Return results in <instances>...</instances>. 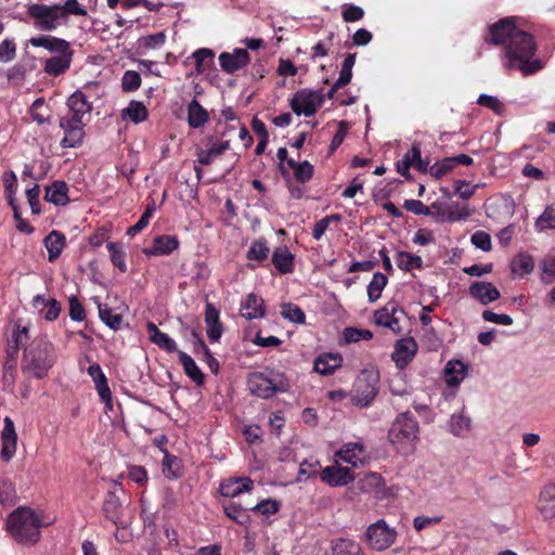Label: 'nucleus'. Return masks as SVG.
<instances>
[{"instance_id": "473e14b6", "label": "nucleus", "mask_w": 555, "mask_h": 555, "mask_svg": "<svg viewBox=\"0 0 555 555\" xmlns=\"http://www.w3.org/2000/svg\"><path fill=\"white\" fill-rule=\"evenodd\" d=\"M341 362V356L334 353H324L315 359L313 369L321 375H331L335 372L336 369L340 367Z\"/></svg>"}, {"instance_id": "1a4fd4ad", "label": "nucleus", "mask_w": 555, "mask_h": 555, "mask_svg": "<svg viewBox=\"0 0 555 555\" xmlns=\"http://www.w3.org/2000/svg\"><path fill=\"white\" fill-rule=\"evenodd\" d=\"M324 99L325 95L322 93V90L300 89L293 94L289 100V106L297 116L305 115L310 117L317 113Z\"/></svg>"}, {"instance_id": "7ed1b4c3", "label": "nucleus", "mask_w": 555, "mask_h": 555, "mask_svg": "<svg viewBox=\"0 0 555 555\" xmlns=\"http://www.w3.org/2000/svg\"><path fill=\"white\" fill-rule=\"evenodd\" d=\"M28 43L34 48H44L50 53L55 54L44 61L43 72L47 75L59 77L70 68L75 51L67 40L55 36L41 35L31 37Z\"/></svg>"}, {"instance_id": "6e6552de", "label": "nucleus", "mask_w": 555, "mask_h": 555, "mask_svg": "<svg viewBox=\"0 0 555 555\" xmlns=\"http://www.w3.org/2000/svg\"><path fill=\"white\" fill-rule=\"evenodd\" d=\"M397 537V530L389 527L384 519L371 524L365 531V542L376 552L389 548L395 544Z\"/></svg>"}, {"instance_id": "ddd939ff", "label": "nucleus", "mask_w": 555, "mask_h": 555, "mask_svg": "<svg viewBox=\"0 0 555 555\" xmlns=\"http://www.w3.org/2000/svg\"><path fill=\"white\" fill-rule=\"evenodd\" d=\"M60 127L64 130V138L61 141L62 147H77L82 144L85 138V124L82 120L61 117Z\"/></svg>"}, {"instance_id": "f3484780", "label": "nucleus", "mask_w": 555, "mask_h": 555, "mask_svg": "<svg viewBox=\"0 0 555 555\" xmlns=\"http://www.w3.org/2000/svg\"><path fill=\"white\" fill-rule=\"evenodd\" d=\"M249 62L250 56L246 49H235L232 53L222 52L219 55L220 66L227 74H233L244 68Z\"/></svg>"}, {"instance_id": "a878e982", "label": "nucleus", "mask_w": 555, "mask_h": 555, "mask_svg": "<svg viewBox=\"0 0 555 555\" xmlns=\"http://www.w3.org/2000/svg\"><path fill=\"white\" fill-rule=\"evenodd\" d=\"M538 509L545 520L555 518V483L547 485L541 490Z\"/></svg>"}, {"instance_id": "2eb2a0df", "label": "nucleus", "mask_w": 555, "mask_h": 555, "mask_svg": "<svg viewBox=\"0 0 555 555\" xmlns=\"http://www.w3.org/2000/svg\"><path fill=\"white\" fill-rule=\"evenodd\" d=\"M320 478L330 487H344L354 480V475L348 467L332 465L321 470Z\"/></svg>"}, {"instance_id": "49530a36", "label": "nucleus", "mask_w": 555, "mask_h": 555, "mask_svg": "<svg viewBox=\"0 0 555 555\" xmlns=\"http://www.w3.org/2000/svg\"><path fill=\"white\" fill-rule=\"evenodd\" d=\"M396 262L399 269L402 271H411L413 269L423 268V259L421 256L411 254L409 251H398Z\"/></svg>"}, {"instance_id": "a18cd8bd", "label": "nucleus", "mask_w": 555, "mask_h": 555, "mask_svg": "<svg viewBox=\"0 0 555 555\" xmlns=\"http://www.w3.org/2000/svg\"><path fill=\"white\" fill-rule=\"evenodd\" d=\"M388 283V278L382 272H375L367 285V298L370 302H375L380 298L383 289Z\"/></svg>"}, {"instance_id": "0e129e2a", "label": "nucleus", "mask_w": 555, "mask_h": 555, "mask_svg": "<svg viewBox=\"0 0 555 555\" xmlns=\"http://www.w3.org/2000/svg\"><path fill=\"white\" fill-rule=\"evenodd\" d=\"M16 57V43L13 39H4L0 42V62L9 63Z\"/></svg>"}, {"instance_id": "5701e85b", "label": "nucleus", "mask_w": 555, "mask_h": 555, "mask_svg": "<svg viewBox=\"0 0 555 555\" xmlns=\"http://www.w3.org/2000/svg\"><path fill=\"white\" fill-rule=\"evenodd\" d=\"M271 262L280 274H288L295 270V256L285 245L274 248Z\"/></svg>"}, {"instance_id": "423d86ee", "label": "nucleus", "mask_w": 555, "mask_h": 555, "mask_svg": "<svg viewBox=\"0 0 555 555\" xmlns=\"http://www.w3.org/2000/svg\"><path fill=\"white\" fill-rule=\"evenodd\" d=\"M287 387L288 382L284 375L270 369L262 372H251L247 377L249 392L261 399H270L279 392H285Z\"/></svg>"}, {"instance_id": "c9c22d12", "label": "nucleus", "mask_w": 555, "mask_h": 555, "mask_svg": "<svg viewBox=\"0 0 555 555\" xmlns=\"http://www.w3.org/2000/svg\"><path fill=\"white\" fill-rule=\"evenodd\" d=\"M341 461L357 466L358 463H362L365 457V449L361 443H347L338 452Z\"/></svg>"}, {"instance_id": "a211bd4d", "label": "nucleus", "mask_w": 555, "mask_h": 555, "mask_svg": "<svg viewBox=\"0 0 555 555\" xmlns=\"http://www.w3.org/2000/svg\"><path fill=\"white\" fill-rule=\"evenodd\" d=\"M254 489V481L249 477L229 478L220 483L219 492L222 496L235 498Z\"/></svg>"}, {"instance_id": "7c9ffc66", "label": "nucleus", "mask_w": 555, "mask_h": 555, "mask_svg": "<svg viewBox=\"0 0 555 555\" xmlns=\"http://www.w3.org/2000/svg\"><path fill=\"white\" fill-rule=\"evenodd\" d=\"M178 359L183 366L185 375L197 386H203L205 384V374L197 366L193 358L184 351H178Z\"/></svg>"}, {"instance_id": "f03ea898", "label": "nucleus", "mask_w": 555, "mask_h": 555, "mask_svg": "<svg viewBox=\"0 0 555 555\" xmlns=\"http://www.w3.org/2000/svg\"><path fill=\"white\" fill-rule=\"evenodd\" d=\"M23 347L21 370L25 379L30 377L44 378L57 359L53 344L47 336H37Z\"/></svg>"}, {"instance_id": "f257e3e1", "label": "nucleus", "mask_w": 555, "mask_h": 555, "mask_svg": "<svg viewBox=\"0 0 555 555\" xmlns=\"http://www.w3.org/2000/svg\"><path fill=\"white\" fill-rule=\"evenodd\" d=\"M486 43L503 46L502 64L507 70L517 69L522 76H531L544 67V62L534 57V37L516 26L515 17H504L491 24L483 37Z\"/></svg>"}, {"instance_id": "603ef678", "label": "nucleus", "mask_w": 555, "mask_h": 555, "mask_svg": "<svg viewBox=\"0 0 555 555\" xmlns=\"http://www.w3.org/2000/svg\"><path fill=\"white\" fill-rule=\"evenodd\" d=\"M167 36L165 31L143 36L138 40L139 48L143 50H158L166 42Z\"/></svg>"}, {"instance_id": "680f3d73", "label": "nucleus", "mask_w": 555, "mask_h": 555, "mask_svg": "<svg viewBox=\"0 0 555 555\" xmlns=\"http://www.w3.org/2000/svg\"><path fill=\"white\" fill-rule=\"evenodd\" d=\"M141 75L135 70H126L121 78V88L125 92L137 91L141 86Z\"/></svg>"}, {"instance_id": "6e6d98bb", "label": "nucleus", "mask_w": 555, "mask_h": 555, "mask_svg": "<svg viewBox=\"0 0 555 555\" xmlns=\"http://www.w3.org/2000/svg\"><path fill=\"white\" fill-rule=\"evenodd\" d=\"M281 508V502L275 499H263L258 502L250 509L255 513L261 514L263 516H271L276 514Z\"/></svg>"}, {"instance_id": "aec40b11", "label": "nucleus", "mask_w": 555, "mask_h": 555, "mask_svg": "<svg viewBox=\"0 0 555 555\" xmlns=\"http://www.w3.org/2000/svg\"><path fill=\"white\" fill-rule=\"evenodd\" d=\"M66 105L69 109L68 119L82 120V117L92 111V103L88 101L86 94L77 90L68 96Z\"/></svg>"}, {"instance_id": "dca6fc26", "label": "nucleus", "mask_w": 555, "mask_h": 555, "mask_svg": "<svg viewBox=\"0 0 555 555\" xmlns=\"http://www.w3.org/2000/svg\"><path fill=\"white\" fill-rule=\"evenodd\" d=\"M417 352V344L413 337L399 339L395 345L392 360L398 369L402 370L413 360Z\"/></svg>"}, {"instance_id": "393cba45", "label": "nucleus", "mask_w": 555, "mask_h": 555, "mask_svg": "<svg viewBox=\"0 0 555 555\" xmlns=\"http://www.w3.org/2000/svg\"><path fill=\"white\" fill-rule=\"evenodd\" d=\"M469 294L482 305H488L500 298L499 289L489 282H474L469 286Z\"/></svg>"}, {"instance_id": "5fc2aeb1", "label": "nucleus", "mask_w": 555, "mask_h": 555, "mask_svg": "<svg viewBox=\"0 0 555 555\" xmlns=\"http://www.w3.org/2000/svg\"><path fill=\"white\" fill-rule=\"evenodd\" d=\"M538 231L555 230V203L546 206L542 215L535 221Z\"/></svg>"}, {"instance_id": "20e7f679", "label": "nucleus", "mask_w": 555, "mask_h": 555, "mask_svg": "<svg viewBox=\"0 0 555 555\" xmlns=\"http://www.w3.org/2000/svg\"><path fill=\"white\" fill-rule=\"evenodd\" d=\"M42 521L39 516L28 507H18L13 511L7 520V530L20 544L33 545L40 539Z\"/></svg>"}, {"instance_id": "4d7b16f0", "label": "nucleus", "mask_w": 555, "mask_h": 555, "mask_svg": "<svg viewBox=\"0 0 555 555\" xmlns=\"http://www.w3.org/2000/svg\"><path fill=\"white\" fill-rule=\"evenodd\" d=\"M455 168L454 160L452 157H444L441 160L436 162L429 168V173L435 179H440L443 176L448 175Z\"/></svg>"}, {"instance_id": "de8ad7c7", "label": "nucleus", "mask_w": 555, "mask_h": 555, "mask_svg": "<svg viewBox=\"0 0 555 555\" xmlns=\"http://www.w3.org/2000/svg\"><path fill=\"white\" fill-rule=\"evenodd\" d=\"M223 512L231 520L241 525L247 526L250 521V518L247 514H242L244 511L243 506L240 503L230 501L222 505Z\"/></svg>"}, {"instance_id": "6ab92c4d", "label": "nucleus", "mask_w": 555, "mask_h": 555, "mask_svg": "<svg viewBox=\"0 0 555 555\" xmlns=\"http://www.w3.org/2000/svg\"><path fill=\"white\" fill-rule=\"evenodd\" d=\"M241 315L246 320L261 319L266 315L264 300L250 293L241 301Z\"/></svg>"}, {"instance_id": "a19ab883", "label": "nucleus", "mask_w": 555, "mask_h": 555, "mask_svg": "<svg viewBox=\"0 0 555 555\" xmlns=\"http://www.w3.org/2000/svg\"><path fill=\"white\" fill-rule=\"evenodd\" d=\"M2 181L8 204L12 208L13 212L17 215V204L15 201V194L17 192L16 175L13 171H8L3 175Z\"/></svg>"}, {"instance_id": "b1692460", "label": "nucleus", "mask_w": 555, "mask_h": 555, "mask_svg": "<svg viewBox=\"0 0 555 555\" xmlns=\"http://www.w3.org/2000/svg\"><path fill=\"white\" fill-rule=\"evenodd\" d=\"M17 436L14 428V423L11 418L5 417L4 427L2 430V449L1 457L4 461H10L16 452Z\"/></svg>"}, {"instance_id": "72a5a7b5", "label": "nucleus", "mask_w": 555, "mask_h": 555, "mask_svg": "<svg viewBox=\"0 0 555 555\" xmlns=\"http://www.w3.org/2000/svg\"><path fill=\"white\" fill-rule=\"evenodd\" d=\"M467 374V366L460 360L449 361L444 367L446 383L448 386H459Z\"/></svg>"}, {"instance_id": "2f4dec72", "label": "nucleus", "mask_w": 555, "mask_h": 555, "mask_svg": "<svg viewBox=\"0 0 555 555\" xmlns=\"http://www.w3.org/2000/svg\"><path fill=\"white\" fill-rule=\"evenodd\" d=\"M209 120V114L202 104L193 99L188 104V124L190 128L198 129L203 127Z\"/></svg>"}, {"instance_id": "13d9d810", "label": "nucleus", "mask_w": 555, "mask_h": 555, "mask_svg": "<svg viewBox=\"0 0 555 555\" xmlns=\"http://www.w3.org/2000/svg\"><path fill=\"white\" fill-rule=\"evenodd\" d=\"M343 338L346 344L358 343L360 340L372 339L373 333L369 330L346 327L343 332Z\"/></svg>"}, {"instance_id": "ea45409f", "label": "nucleus", "mask_w": 555, "mask_h": 555, "mask_svg": "<svg viewBox=\"0 0 555 555\" xmlns=\"http://www.w3.org/2000/svg\"><path fill=\"white\" fill-rule=\"evenodd\" d=\"M269 255L270 248L268 241L264 237H260L250 243L246 258L250 261L262 262L268 259Z\"/></svg>"}, {"instance_id": "8fccbe9b", "label": "nucleus", "mask_w": 555, "mask_h": 555, "mask_svg": "<svg viewBox=\"0 0 555 555\" xmlns=\"http://www.w3.org/2000/svg\"><path fill=\"white\" fill-rule=\"evenodd\" d=\"M281 315L296 324H305L306 314L301 308L293 302H284L281 305Z\"/></svg>"}, {"instance_id": "f704fd0d", "label": "nucleus", "mask_w": 555, "mask_h": 555, "mask_svg": "<svg viewBox=\"0 0 555 555\" xmlns=\"http://www.w3.org/2000/svg\"><path fill=\"white\" fill-rule=\"evenodd\" d=\"M358 487L362 492L379 494L385 488V480L380 474L367 473L358 481Z\"/></svg>"}, {"instance_id": "052dcab7", "label": "nucleus", "mask_w": 555, "mask_h": 555, "mask_svg": "<svg viewBox=\"0 0 555 555\" xmlns=\"http://www.w3.org/2000/svg\"><path fill=\"white\" fill-rule=\"evenodd\" d=\"M60 8V16L66 17L68 15L87 16L88 12L83 9L78 0H65L64 4H55Z\"/></svg>"}, {"instance_id": "0eeeda50", "label": "nucleus", "mask_w": 555, "mask_h": 555, "mask_svg": "<svg viewBox=\"0 0 555 555\" xmlns=\"http://www.w3.org/2000/svg\"><path fill=\"white\" fill-rule=\"evenodd\" d=\"M379 375L377 372L363 370L357 377L351 396V402L358 408H367L378 393Z\"/></svg>"}, {"instance_id": "4be33fe9", "label": "nucleus", "mask_w": 555, "mask_h": 555, "mask_svg": "<svg viewBox=\"0 0 555 555\" xmlns=\"http://www.w3.org/2000/svg\"><path fill=\"white\" fill-rule=\"evenodd\" d=\"M205 323L210 341H219L223 334V324L220 321L219 310L211 302H207L205 306Z\"/></svg>"}, {"instance_id": "69168bd1", "label": "nucleus", "mask_w": 555, "mask_h": 555, "mask_svg": "<svg viewBox=\"0 0 555 555\" xmlns=\"http://www.w3.org/2000/svg\"><path fill=\"white\" fill-rule=\"evenodd\" d=\"M69 317L73 321L81 322L86 319L83 305L77 296L72 295L68 299Z\"/></svg>"}, {"instance_id": "09e8293b", "label": "nucleus", "mask_w": 555, "mask_h": 555, "mask_svg": "<svg viewBox=\"0 0 555 555\" xmlns=\"http://www.w3.org/2000/svg\"><path fill=\"white\" fill-rule=\"evenodd\" d=\"M534 269L533 258L528 254H519L512 261V272L518 276L530 274Z\"/></svg>"}, {"instance_id": "9b49d317", "label": "nucleus", "mask_w": 555, "mask_h": 555, "mask_svg": "<svg viewBox=\"0 0 555 555\" xmlns=\"http://www.w3.org/2000/svg\"><path fill=\"white\" fill-rule=\"evenodd\" d=\"M405 317L404 309L395 300L388 301L383 308L374 312V321L377 325L387 327L393 333L402 332L401 318Z\"/></svg>"}, {"instance_id": "bb28decb", "label": "nucleus", "mask_w": 555, "mask_h": 555, "mask_svg": "<svg viewBox=\"0 0 555 555\" xmlns=\"http://www.w3.org/2000/svg\"><path fill=\"white\" fill-rule=\"evenodd\" d=\"M146 331L149 334V338L153 344H155L166 352H176L178 354V351L180 350L178 349L176 341L171 337H169L168 334L162 332L155 323L147 322Z\"/></svg>"}, {"instance_id": "412c9836", "label": "nucleus", "mask_w": 555, "mask_h": 555, "mask_svg": "<svg viewBox=\"0 0 555 555\" xmlns=\"http://www.w3.org/2000/svg\"><path fill=\"white\" fill-rule=\"evenodd\" d=\"M180 246V242L176 235H157L150 248H144L146 256H168Z\"/></svg>"}, {"instance_id": "3c124183", "label": "nucleus", "mask_w": 555, "mask_h": 555, "mask_svg": "<svg viewBox=\"0 0 555 555\" xmlns=\"http://www.w3.org/2000/svg\"><path fill=\"white\" fill-rule=\"evenodd\" d=\"M107 250L109 253V258L112 263L118 268L120 272L127 271L126 264V253L124 251L121 245L119 243L109 242L107 244Z\"/></svg>"}, {"instance_id": "774afa93", "label": "nucleus", "mask_w": 555, "mask_h": 555, "mask_svg": "<svg viewBox=\"0 0 555 555\" xmlns=\"http://www.w3.org/2000/svg\"><path fill=\"white\" fill-rule=\"evenodd\" d=\"M472 244L476 246L477 248H480L483 251L491 250V237L490 235L485 231H476L472 235Z\"/></svg>"}, {"instance_id": "e433bc0d", "label": "nucleus", "mask_w": 555, "mask_h": 555, "mask_svg": "<svg viewBox=\"0 0 555 555\" xmlns=\"http://www.w3.org/2000/svg\"><path fill=\"white\" fill-rule=\"evenodd\" d=\"M287 166L293 169L295 180L301 184L309 182L314 175V167L308 160L288 159Z\"/></svg>"}, {"instance_id": "bf43d9fd", "label": "nucleus", "mask_w": 555, "mask_h": 555, "mask_svg": "<svg viewBox=\"0 0 555 555\" xmlns=\"http://www.w3.org/2000/svg\"><path fill=\"white\" fill-rule=\"evenodd\" d=\"M16 498L13 482L8 477H0V503L11 504Z\"/></svg>"}, {"instance_id": "c03bdc74", "label": "nucleus", "mask_w": 555, "mask_h": 555, "mask_svg": "<svg viewBox=\"0 0 555 555\" xmlns=\"http://www.w3.org/2000/svg\"><path fill=\"white\" fill-rule=\"evenodd\" d=\"M99 317L101 321L111 330L118 331L121 327L122 315L114 313L113 309L107 305L98 304Z\"/></svg>"}, {"instance_id": "e2e57ef3", "label": "nucleus", "mask_w": 555, "mask_h": 555, "mask_svg": "<svg viewBox=\"0 0 555 555\" xmlns=\"http://www.w3.org/2000/svg\"><path fill=\"white\" fill-rule=\"evenodd\" d=\"M364 14V10L356 4H345L341 11V17L346 23L359 22Z\"/></svg>"}, {"instance_id": "37998d69", "label": "nucleus", "mask_w": 555, "mask_h": 555, "mask_svg": "<svg viewBox=\"0 0 555 555\" xmlns=\"http://www.w3.org/2000/svg\"><path fill=\"white\" fill-rule=\"evenodd\" d=\"M332 555H366L361 545L350 539H339L333 545Z\"/></svg>"}, {"instance_id": "9d476101", "label": "nucleus", "mask_w": 555, "mask_h": 555, "mask_svg": "<svg viewBox=\"0 0 555 555\" xmlns=\"http://www.w3.org/2000/svg\"><path fill=\"white\" fill-rule=\"evenodd\" d=\"M27 14L34 20V26L41 31H53L60 23V8L43 3H33L27 8Z\"/></svg>"}, {"instance_id": "4468645a", "label": "nucleus", "mask_w": 555, "mask_h": 555, "mask_svg": "<svg viewBox=\"0 0 555 555\" xmlns=\"http://www.w3.org/2000/svg\"><path fill=\"white\" fill-rule=\"evenodd\" d=\"M87 373L92 378V382L94 383V388L101 401L105 403L106 408L112 409V391L108 386L107 377L105 376L101 365L96 362L90 364L89 367L87 369Z\"/></svg>"}, {"instance_id": "864d4df0", "label": "nucleus", "mask_w": 555, "mask_h": 555, "mask_svg": "<svg viewBox=\"0 0 555 555\" xmlns=\"http://www.w3.org/2000/svg\"><path fill=\"white\" fill-rule=\"evenodd\" d=\"M448 221L456 222L461 220H466L472 216V210L466 204H461L459 202L448 203Z\"/></svg>"}, {"instance_id": "58836bf2", "label": "nucleus", "mask_w": 555, "mask_h": 555, "mask_svg": "<svg viewBox=\"0 0 555 555\" xmlns=\"http://www.w3.org/2000/svg\"><path fill=\"white\" fill-rule=\"evenodd\" d=\"M192 57L195 61V69L197 74H204L214 68L215 53L212 50L207 48L197 49L193 52Z\"/></svg>"}, {"instance_id": "4c0bfd02", "label": "nucleus", "mask_w": 555, "mask_h": 555, "mask_svg": "<svg viewBox=\"0 0 555 555\" xmlns=\"http://www.w3.org/2000/svg\"><path fill=\"white\" fill-rule=\"evenodd\" d=\"M163 473L168 479H178L183 475L182 461L164 450Z\"/></svg>"}, {"instance_id": "39448f33", "label": "nucleus", "mask_w": 555, "mask_h": 555, "mask_svg": "<svg viewBox=\"0 0 555 555\" xmlns=\"http://www.w3.org/2000/svg\"><path fill=\"white\" fill-rule=\"evenodd\" d=\"M418 422L413 413H400L388 430V439L396 450L402 454H410L415 450L418 440Z\"/></svg>"}, {"instance_id": "f8f14e48", "label": "nucleus", "mask_w": 555, "mask_h": 555, "mask_svg": "<svg viewBox=\"0 0 555 555\" xmlns=\"http://www.w3.org/2000/svg\"><path fill=\"white\" fill-rule=\"evenodd\" d=\"M29 340V330L26 326L17 325L8 343L7 359L3 363V372H16V358L22 346Z\"/></svg>"}, {"instance_id": "cd10ccee", "label": "nucleus", "mask_w": 555, "mask_h": 555, "mask_svg": "<svg viewBox=\"0 0 555 555\" xmlns=\"http://www.w3.org/2000/svg\"><path fill=\"white\" fill-rule=\"evenodd\" d=\"M102 509H103L105 517L108 520H111L116 526L117 529L120 527H125L121 521V515H122L121 503H120L118 495L115 492L109 491L106 494L104 502H103Z\"/></svg>"}, {"instance_id": "338daca9", "label": "nucleus", "mask_w": 555, "mask_h": 555, "mask_svg": "<svg viewBox=\"0 0 555 555\" xmlns=\"http://www.w3.org/2000/svg\"><path fill=\"white\" fill-rule=\"evenodd\" d=\"M348 129H349L348 121L340 120L338 122V129H337L336 133L334 134V137L331 141V144H330V151H328L330 154L334 153L341 145V143L344 142V140L347 135Z\"/></svg>"}, {"instance_id": "c756f323", "label": "nucleus", "mask_w": 555, "mask_h": 555, "mask_svg": "<svg viewBox=\"0 0 555 555\" xmlns=\"http://www.w3.org/2000/svg\"><path fill=\"white\" fill-rule=\"evenodd\" d=\"M43 244L48 250V260L53 262L61 256L66 244V237L63 233L53 230L44 237Z\"/></svg>"}, {"instance_id": "79ce46f5", "label": "nucleus", "mask_w": 555, "mask_h": 555, "mask_svg": "<svg viewBox=\"0 0 555 555\" xmlns=\"http://www.w3.org/2000/svg\"><path fill=\"white\" fill-rule=\"evenodd\" d=\"M122 117L128 118L134 124H140L147 119L149 111L142 102L133 100L122 111Z\"/></svg>"}, {"instance_id": "c85d7f7f", "label": "nucleus", "mask_w": 555, "mask_h": 555, "mask_svg": "<svg viewBox=\"0 0 555 555\" xmlns=\"http://www.w3.org/2000/svg\"><path fill=\"white\" fill-rule=\"evenodd\" d=\"M44 199L55 206H65L69 203L68 185L65 181L56 180L46 188Z\"/></svg>"}]
</instances>
